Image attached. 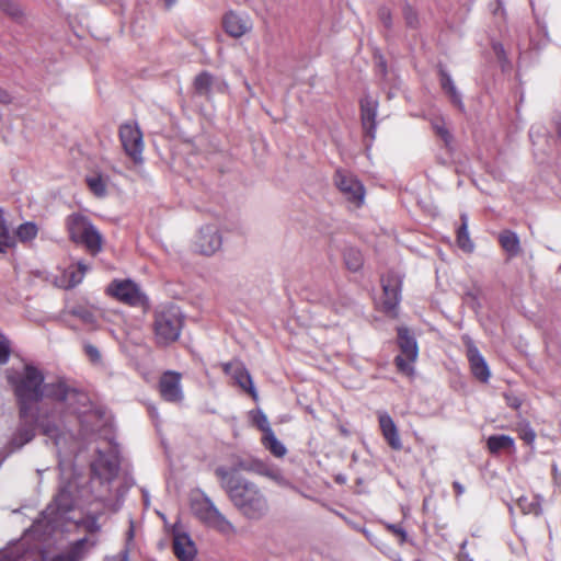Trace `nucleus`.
Masks as SVG:
<instances>
[{
    "instance_id": "39",
    "label": "nucleus",
    "mask_w": 561,
    "mask_h": 561,
    "mask_svg": "<svg viewBox=\"0 0 561 561\" xmlns=\"http://www.w3.org/2000/svg\"><path fill=\"white\" fill-rule=\"evenodd\" d=\"M134 536H135L134 527H133V524H130V527H129L128 531L126 533V545H125V548L122 550V552L118 556L119 561H128V559H129V551L131 549Z\"/></svg>"
},
{
    "instance_id": "42",
    "label": "nucleus",
    "mask_w": 561,
    "mask_h": 561,
    "mask_svg": "<svg viewBox=\"0 0 561 561\" xmlns=\"http://www.w3.org/2000/svg\"><path fill=\"white\" fill-rule=\"evenodd\" d=\"M84 351H85V354L89 356V358H90L92 362H94V363L100 362V359H101V353H100V351L98 350V347H96V346L91 345V344L85 345Z\"/></svg>"
},
{
    "instance_id": "15",
    "label": "nucleus",
    "mask_w": 561,
    "mask_h": 561,
    "mask_svg": "<svg viewBox=\"0 0 561 561\" xmlns=\"http://www.w3.org/2000/svg\"><path fill=\"white\" fill-rule=\"evenodd\" d=\"M378 102L371 96H365L360 101L362 124L366 136L374 139L376 134V116Z\"/></svg>"
},
{
    "instance_id": "6",
    "label": "nucleus",
    "mask_w": 561,
    "mask_h": 561,
    "mask_svg": "<svg viewBox=\"0 0 561 561\" xmlns=\"http://www.w3.org/2000/svg\"><path fill=\"white\" fill-rule=\"evenodd\" d=\"M183 324V317L179 307L174 305L160 306L156 310L154 333L159 344H169L179 339Z\"/></svg>"
},
{
    "instance_id": "8",
    "label": "nucleus",
    "mask_w": 561,
    "mask_h": 561,
    "mask_svg": "<svg viewBox=\"0 0 561 561\" xmlns=\"http://www.w3.org/2000/svg\"><path fill=\"white\" fill-rule=\"evenodd\" d=\"M398 343L401 354L396 357L397 367L401 373L411 376L414 373L413 363L419 355L416 341L407 328H399Z\"/></svg>"
},
{
    "instance_id": "45",
    "label": "nucleus",
    "mask_w": 561,
    "mask_h": 561,
    "mask_svg": "<svg viewBox=\"0 0 561 561\" xmlns=\"http://www.w3.org/2000/svg\"><path fill=\"white\" fill-rule=\"evenodd\" d=\"M387 527H388V529H389L391 533H393V534H396V535L400 536V537H401V539H402V541H404V540H405L407 534H405V531H404L400 526H398V525H393V524H389Z\"/></svg>"
},
{
    "instance_id": "4",
    "label": "nucleus",
    "mask_w": 561,
    "mask_h": 561,
    "mask_svg": "<svg viewBox=\"0 0 561 561\" xmlns=\"http://www.w3.org/2000/svg\"><path fill=\"white\" fill-rule=\"evenodd\" d=\"M20 420L21 424L11 440V444L15 448L23 447L34 438L36 423L41 426L43 434L51 438L57 447H60L62 440L66 438L65 435L60 434L59 427L56 424H51L48 420H45L42 412H39L38 415H34L31 410L25 419L20 416Z\"/></svg>"
},
{
    "instance_id": "48",
    "label": "nucleus",
    "mask_w": 561,
    "mask_h": 561,
    "mask_svg": "<svg viewBox=\"0 0 561 561\" xmlns=\"http://www.w3.org/2000/svg\"><path fill=\"white\" fill-rule=\"evenodd\" d=\"M10 102H11L10 94L5 90L0 88V103L8 104Z\"/></svg>"
},
{
    "instance_id": "54",
    "label": "nucleus",
    "mask_w": 561,
    "mask_h": 561,
    "mask_svg": "<svg viewBox=\"0 0 561 561\" xmlns=\"http://www.w3.org/2000/svg\"><path fill=\"white\" fill-rule=\"evenodd\" d=\"M168 5H172L176 0H164Z\"/></svg>"
},
{
    "instance_id": "50",
    "label": "nucleus",
    "mask_w": 561,
    "mask_h": 561,
    "mask_svg": "<svg viewBox=\"0 0 561 561\" xmlns=\"http://www.w3.org/2000/svg\"><path fill=\"white\" fill-rule=\"evenodd\" d=\"M535 437H536V435H535V433H534V431H533V430H527V431H525V433H524V435H523V438H524L526 442H528V443L534 442Z\"/></svg>"
},
{
    "instance_id": "49",
    "label": "nucleus",
    "mask_w": 561,
    "mask_h": 561,
    "mask_svg": "<svg viewBox=\"0 0 561 561\" xmlns=\"http://www.w3.org/2000/svg\"><path fill=\"white\" fill-rule=\"evenodd\" d=\"M453 486H454V490H455L457 496H460L465 493V486L460 482L455 481L453 483Z\"/></svg>"
},
{
    "instance_id": "46",
    "label": "nucleus",
    "mask_w": 561,
    "mask_h": 561,
    "mask_svg": "<svg viewBox=\"0 0 561 561\" xmlns=\"http://www.w3.org/2000/svg\"><path fill=\"white\" fill-rule=\"evenodd\" d=\"M505 399H506V403L514 408V409H518L520 407V400L515 397V396H512V394H505Z\"/></svg>"
},
{
    "instance_id": "38",
    "label": "nucleus",
    "mask_w": 561,
    "mask_h": 561,
    "mask_svg": "<svg viewBox=\"0 0 561 561\" xmlns=\"http://www.w3.org/2000/svg\"><path fill=\"white\" fill-rule=\"evenodd\" d=\"M253 422L263 432V435L267 434L268 432H273L267 416L262 411H256L254 413Z\"/></svg>"
},
{
    "instance_id": "27",
    "label": "nucleus",
    "mask_w": 561,
    "mask_h": 561,
    "mask_svg": "<svg viewBox=\"0 0 561 561\" xmlns=\"http://www.w3.org/2000/svg\"><path fill=\"white\" fill-rule=\"evenodd\" d=\"M87 542V539L78 540L68 551L55 556L51 561H79L82 558V549Z\"/></svg>"
},
{
    "instance_id": "30",
    "label": "nucleus",
    "mask_w": 561,
    "mask_h": 561,
    "mask_svg": "<svg viewBox=\"0 0 561 561\" xmlns=\"http://www.w3.org/2000/svg\"><path fill=\"white\" fill-rule=\"evenodd\" d=\"M432 127L436 135L444 141L447 148H451L453 135L449 133L444 119H435L432 123Z\"/></svg>"
},
{
    "instance_id": "20",
    "label": "nucleus",
    "mask_w": 561,
    "mask_h": 561,
    "mask_svg": "<svg viewBox=\"0 0 561 561\" xmlns=\"http://www.w3.org/2000/svg\"><path fill=\"white\" fill-rule=\"evenodd\" d=\"M263 446L275 457L282 458L286 455L287 449L285 445L277 439L274 432H268L262 437Z\"/></svg>"
},
{
    "instance_id": "51",
    "label": "nucleus",
    "mask_w": 561,
    "mask_h": 561,
    "mask_svg": "<svg viewBox=\"0 0 561 561\" xmlns=\"http://www.w3.org/2000/svg\"><path fill=\"white\" fill-rule=\"evenodd\" d=\"M495 53L500 56L501 53H503V47L500 44L494 45Z\"/></svg>"
},
{
    "instance_id": "3",
    "label": "nucleus",
    "mask_w": 561,
    "mask_h": 561,
    "mask_svg": "<svg viewBox=\"0 0 561 561\" xmlns=\"http://www.w3.org/2000/svg\"><path fill=\"white\" fill-rule=\"evenodd\" d=\"M193 516L203 525L222 535H234L236 527L217 508L214 502L202 491L194 492L190 500Z\"/></svg>"
},
{
    "instance_id": "32",
    "label": "nucleus",
    "mask_w": 561,
    "mask_h": 561,
    "mask_svg": "<svg viewBox=\"0 0 561 561\" xmlns=\"http://www.w3.org/2000/svg\"><path fill=\"white\" fill-rule=\"evenodd\" d=\"M37 227L33 222H25L19 226L16 230V237L22 241L26 242L33 240L37 236Z\"/></svg>"
},
{
    "instance_id": "1",
    "label": "nucleus",
    "mask_w": 561,
    "mask_h": 561,
    "mask_svg": "<svg viewBox=\"0 0 561 561\" xmlns=\"http://www.w3.org/2000/svg\"><path fill=\"white\" fill-rule=\"evenodd\" d=\"M7 380L12 387L19 404V415L25 419L31 405L44 398L64 403L72 413L81 414V407H87L89 398L85 393L68 387L64 381L44 383L43 373L31 364L21 369L9 368L5 371Z\"/></svg>"
},
{
    "instance_id": "9",
    "label": "nucleus",
    "mask_w": 561,
    "mask_h": 561,
    "mask_svg": "<svg viewBox=\"0 0 561 561\" xmlns=\"http://www.w3.org/2000/svg\"><path fill=\"white\" fill-rule=\"evenodd\" d=\"M335 185L345 198L356 206L364 202L365 190L363 184L351 173L337 170L334 176Z\"/></svg>"
},
{
    "instance_id": "24",
    "label": "nucleus",
    "mask_w": 561,
    "mask_h": 561,
    "mask_svg": "<svg viewBox=\"0 0 561 561\" xmlns=\"http://www.w3.org/2000/svg\"><path fill=\"white\" fill-rule=\"evenodd\" d=\"M514 447V439L508 435H493L488 438V448L492 454Z\"/></svg>"
},
{
    "instance_id": "11",
    "label": "nucleus",
    "mask_w": 561,
    "mask_h": 561,
    "mask_svg": "<svg viewBox=\"0 0 561 561\" xmlns=\"http://www.w3.org/2000/svg\"><path fill=\"white\" fill-rule=\"evenodd\" d=\"M119 137L126 153L135 162H140L142 160L144 141L139 128L133 124H124L119 128Z\"/></svg>"
},
{
    "instance_id": "29",
    "label": "nucleus",
    "mask_w": 561,
    "mask_h": 561,
    "mask_svg": "<svg viewBox=\"0 0 561 561\" xmlns=\"http://www.w3.org/2000/svg\"><path fill=\"white\" fill-rule=\"evenodd\" d=\"M55 504L57 510L66 513L73 506V497L71 492L67 488L60 489L59 493L55 497Z\"/></svg>"
},
{
    "instance_id": "43",
    "label": "nucleus",
    "mask_w": 561,
    "mask_h": 561,
    "mask_svg": "<svg viewBox=\"0 0 561 561\" xmlns=\"http://www.w3.org/2000/svg\"><path fill=\"white\" fill-rule=\"evenodd\" d=\"M106 466L107 468V471H108V474L110 476H114L117 471V463L115 461H106V462H103V459L100 458L94 465H93V469H96L98 466Z\"/></svg>"
},
{
    "instance_id": "34",
    "label": "nucleus",
    "mask_w": 561,
    "mask_h": 561,
    "mask_svg": "<svg viewBox=\"0 0 561 561\" xmlns=\"http://www.w3.org/2000/svg\"><path fill=\"white\" fill-rule=\"evenodd\" d=\"M0 9L14 20L23 16L22 8L11 0H0Z\"/></svg>"
},
{
    "instance_id": "10",
    "label": "nucleus",
    "mask_w": 561,
    "mask_h": 561,
    "mask_svg": "<svg viewBox=\"0 0 561 561\" xmlns=\"http://www.w3.org/2000/svg\"><path fill=\"white\" fill-rule=\"evenodd\" d=\"M222 245V237L216 226L207 225L202 227L194 240V249L196 252L210 256L218 252Z\"/></svg>"
},
{
    "instance_id": "33",
    "label": "nucleus",
    "mask_w": 561,
    "mask_h": 561,
    "mask_svg": "<svg viewBox=\"0 0 561 561\" xmlns=\"http://www.w3.org/2000/svg\"><path fill=\"white\" fill-rule=\"evenodd\" d=\"M345 264L351 271H357L363 264V256L359 251L348 249L344 253Z\"/></svg>"
},
{
    "instance_id": "53",
    "label": "nucleus",
    "mask_w": 561,
    "mask_h": 561,
    "mask_svg": "<svg viewBox=\"0 0 561 561\" xmlns=\"http://www.w3.org/2000/svg\"><path fill=\"white\" fill-rule=\"evenodd\" d=\"M552 470H553L554 476L557 477V476H558V468H557V465H553V466H552Z\"/></svg>"
},
{
    "instance_id": "21",
    "label": "nucleus",
    "mask_w": 561,
    "mask_h": 561,
    "mask_svg": "<svg viewBox=\"0 0 561 561\" xmlns=\"http://www.w3.org/2000/svg\"><path fill=\"white\" fill-rule=\"evenodd\" d=\"M460 219L461 226L457 231V243L459 248L462 249L465 252H471L474 248V244L470 240L468 232V216L466 214H462L460 216Z\"/></svg>"
},
{
    "instance_id": "5",
    "label": "nucleus",
    "mask_w": 561,
    "mask_h": 561,
    "mask_svg": "<svg viewBox=\"0 0 561 561\" xmlns=\"http://www.w3.org/2000/svg\"><path fill=\"white\" fill-rule=\"evenodd\" d=\"M66 224L69 237L73 242L83 244L92 255L101 252L103 238L96 227L87 217L72 214L67 218Z\"/></svg>"
},
{
    "instance_id": "22",
    "label": "nucleus",
    "mask_w": 561,
    "mask_h": 561,
    "mask_svg": "<svg viewBox=\"0 0 561 561\" xmlns=\"http://www.w3.org/2000/svg\"><path fill=\"white\" fill-rule=\"evenodd\" d=\"M499 241L502 248L511 255L515 256L520 251L519 239L515 232L504 231L500 234Z\"/></svg>"
},
{
    "instance_id": "41",
    "label": "nucleus",
    "mask_w": 561,
    "mask_h": 561,
    "mask_svg": "<svg viewBox=\"0 0 561 561\" xmlns=\"http://www.w3.org/2000/svg\"><path fill=\"white\" fill-rule=\"evenodd\" d=\"M216 474H217V477H219V478H220V480H221V485H222V488H224L226 491H227V485H226L227 481H229V480L243 481V479H241V478H239V477H236V476H233V474H230V473H229L226 469H224V468H218V469L216 470Z\"/></svg>"
},
{
    "instance_id": "36",
    "label": "nucleus",
    "mask_w": 561,
    "mask_h": 561,
    "mask_svg": "<svg viewBox=\"0 0 561 561\" xmlns=\"http://www.w3.org/2000/svg\"><path fill=\"white\" fill-rule=\"evenodd\" d=\"M259 472L271 480L275 481L279 485H288V481L284 478L282 472L278 469L268 468L266 466H262Z\"/></svg>"
},
{
    "instance_id": "19",
    "label": "nucleus",
    "mask_w": 561,
    "mask_h": 561,
    "mask_svg": "<svg viewBox=\"0 0 561 561\" xmlns=\"http://www.w3.org/2000/svg\"><path fill=\"white\" fill-rule=\"evenodd\" d=\"M85 183L89 190L96 197H104L107 194L108 178L100 172H92L85 176Z\"/></svg>"
},
{
    "instance_id": "47",
    "label": "nucleus",
    "mask_w": 561,
    "mask_h": 561,
    "mask_svg": "<svg viewBox=\"0 0 561 561\" xmlns=\"http://www.w3.org/2000/svg\"><path fill=\"white\" fill-rule=\"evenodd\" d=\"M239 365L240 364H238V363H225V364H222V369L227 375H230L232 377L233 369L236 368V366H239Z\"/></svg>"
},
{
    "instance_id": "12",
    "label": "nucleus",
    "mask_w": 561,
    "mask_h": 561,
    "mask_svg": "<svg viewBox=\"0 0 561 561\" xmlns=\"http://www.w3.org/2000/svg\"><path fill=\"white\" fill-rule=\"evenodd\" d=\"M181 374L176 371H165L159 381V391L163 400L171 403H180L184 399L181 385Z\"/></svg>"
},
{
    "instance_id": "16",
    "label": "nucleus",
    "mask_w": 561,
    "mask_h": 561,
    "mask_svg": "<svg viewBox=\"0 0 561 561\" xmlns=\"http://www.w3.org/2000/svg\"><path fill=\"white\" fill-rule=\"evenodd\" d=\"M173 551L180 561H193L197 552L191 537L180 531L173 535Z\"/></svg>"
},
{
    "instance_id": "52",
    "label": "nucleus",
    "mask_w": 561,
    "mask_h": 561,
    "mask_svg": "<svg viewBox=\"0 0 561 561\" xmlns=\"http://www.w3.org/2000/svg\"><path fill=\"white\" fill-rule=\"evenodd\" d=\"M557 133H558V137H559V139L561 140V123H560V124H559V126H558V130H557Z\"/></svg>"
},
{
    "instance_id": "35",
    "label": "nucleus",
    "mask_w": 561,
    "mask_h": 561,
    "mask_svg": "<svg viewBox=\"0 0 561 561\" xmlns=\"http://www.w3.org/2000/svg\"><path fill=\"white\" fill-rule=\"evenodd\" d=\"M12 346L10 340L0 331V365H5L11 356Z\"/></svg>"
},
{
    "instance_id": "37",
    "label": "nucleus",
    "mask_w": 561,
    "mask_h": 561,
    "mask_svg": "<svg viewBox=\"0 0 561 561\" xmlns=\"http://www.w3.org/2000/svg\"><path fill=\"white\" fill-rule=\"evenodd\" d=\"M73 314L90 328H94L96 325V317L90 310L80 308L75 310Z\"/></svg>"
},
{
    "instance_id": "14",
    "label": "nucleus",
    "mask_w": 561,
    "mask_h": 561,
    "mask_svg": "<svg viewBox=\"0 0 561 561\" xmlns=\"http://www.w3.org/2000/svg\"><path fill=\"white\" fill-rule=\"evenodd\" d=\"M382 307L388 313H394L400 302L401 280L398 275L389 274L382 277Z\"/></svg>"
},
{
    "instance_id": "25",
    "label": "nucleus",
    "mask_w": 561,
    "mask_h": 561,
    "mask_svg": "<svg viewBox=\"0 0 561 561\" xmlns=\"http://www.w3.org/2000/svg\"><path fill=\"white\" fill-rule=\"evenodd\" d=\"M440 84L443 90L449 94L451 102L457 106H462L460 94L458 93L456 85L451 79V77L445 72L440 71Z\"/></svg>"
},
{
    "instance_id": "18",
    "label": "nucleus",
    "mask_w": 561,
    "mask_h": 561,
    "mask_svg": "<svg viewBox=\"0 0 561 561\" xmlns=\"http://www.w3.org/2000/svg\"><path fill=\"white\" fill-rule=\"evenodd\" d=\"M379 425H380L382 435L386 438V440L388 442V444L393 449H397V450L401 449L402 443H401L400 436L398 434L397 426H396L393 420L391 419V416L387 413H381L379 415Z\"/></svg>"
},
{
    "instance_id": "44",
    "label": "nucleus",
    "mask_w": 561,
    "mask_h": 561,
    "mask_svg": "<svg viewBox=\"0 0 561 561\" xmlns=\"http://www.w3.org/2000/svg\"><path fill=\"white\" fill-rule=\"evenodd\" d=\"M404 18H405V21H407V24L409 26H415L416 23H417V15L416 13L413 11V9L411 8H405L404 9Z\"/></svg>"
},
{
    "instance_id": "7",
    "label": "nucleus",
    "mask_w": 561,
    "mask_h": 561,
    "mask_svg": "<svg viewBox=\"0 0 561 561\" xmlns=\"http://www.w3.org/2000/svg\"><path fill=\"white\" fill-rule=\"evenodd\" d=\"M108 295L131 307L146 308L148 299L138 285L130 279H115L106 288Z\"/></svg>"
},
{
    "instance_id": "31",
    "label": "nucleus",
    "mask_w": 561,
    "mask_h": 561,
    "mask_svg": "<svg viewBox=\"0 0 561 561\" xmlns=\"http://www.w3.org/2000/svg\"><path fill=\"white\" fill-rule=\"evenodd\" d=\"M88 270H89L88 265L81 261L78 262V264H77V271L68 270L66 272V276L69 277L68 286L73 287V286L80 284Z\"/></svg>"
},
{
    "instance_id": "26",
    "label": "nucleus",
    "mask_w": 561,
    "mask_h": 561,
    "mask_svg": "<svg viewBox=\"0 0 561 561\" xmlns=\"http://www.w3.org/2000/svg\"><path fill=\"white\" fill-rule=\"evenodd\" d=\"M215 81L208 72H202L195 77L194 89L199 95L208 96L211 92Z\"/></svg>"
},
{
    "instance_id": "13",
    "label": "nucleus",
    "mask_w": 561,
    "mask_h": 561,
    "mask_svg": "<svg viewBox=\"0 0 561 561\" xmlns=\"http://www.w3.org/2000/svg\"><path fill=\"white\" fill-rule=\"evenodd\" d=\"M461 340L466 346L467 357L473 376L482 382H486L490 378V369L484 357L481 355L470 336L463 335Z\"/></svg>"
},
{
    "instance_id": "17",
    "label": "nucleus",
    "mask_w": 561,
    "mask_h": 561,
    "mask_svg": "<svg viewBox=\"0 0 561 561\" xmlns=\"http://www.w3.org/2000/svg\"><path fill=\"white\" fill-rule=\"evenodd\" d=\"M226 32L233 37H241L252 27L250 19L244 14L229 12L224 18Z\"/></svg>"
},
{
    "instance_id": "40",
    "label": "nucleus",
    "mask_w": 561,
    "mask_h": 561,
    "mask_svg": "<svg viewBox=\"0 0 561 561\" xmlns=\"http://www.w3.org/2000/svg\"><path fill=\"white\" fill-rule=\"evenodd\" d=\"M80 526L91 534L98 533L101 529V526L98 523V518L94 516H88L82 519Z\"/></svg>"
},
{
    "instance_id": "23",
    "label": "nucleus",
    "mask_w": 561,
    "mask_h": 561,
    "mask_svg": "<svg viewBox=\"0 0 561 561\" xmlns=\"http://www.w3.org/2000/svg\"><path fill=\"white\" fill-rule=\"evenodd\" d=\"M232 378L242 389L249 391L254 399L256 398V392L253 388L251 376L242 365L236 366L233 369Z\"/></svg>"
},
{
    "instance_id": "28",
    "label": "nucleus",
    "mask_w": 561,
    "mask_h": 561,
    "mask_svg": "<svg viewBox=\"0 0 561 561\" xmlns=\"http://www.w3.org/2000/svg\"><path fill=\"white\" fill-rule=\"evenodd\" d=\"M15 238L10 233L9 227L3 218V211L0 209V252L14 247Z\"/></svg>"
},
{
    "instance_id": "2",
    "label": "nucleus",
    "mask_w": 561,
    "mask_h": 561,
    "mask_svg": "<svg viewBox=\"0 0 561 561\" xmlns=\"http://www.w3.org/2000/svg\"><path fill=\"white\" fill-rule=\"evenodd\" d=\"M226 485L230 501L248 518L256 519L267 512V500L254 483L243 479L229 480Z\"/></svg>"
}]
</instances>
